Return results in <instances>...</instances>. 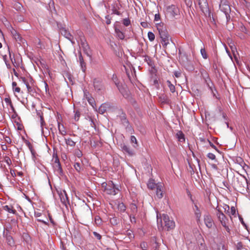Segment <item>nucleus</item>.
Segmentation results:
<instances>
[{"label":"nucleus","mask_w":250,"mask_h":250,"mask_svg":"<svg viewBox=\"0 0 250 250\" xmlns=\"http://www.w3.org/2000/svg\"><path fill=\"white\" fill-rule=\"evenodd\" d=\"M12 84L13 89H14L16 87H17V86H17V83H16V82H13L12 83Z\"/></svg>","instance_id":"nucleus-56"},{"label":"nucleus","mask_w":250,"mask_h":250,"mask_svg":"<svg viewBox=\"0 0 250 250\" xmlns=\"http://www.w3.org/2000/svg\"><path fill=\"white\" fill-rule=\"evenodd\" d=\"M118 209L120 211L123 212L125 211L126 207L123 203H121L118 205Z\"/></svg>","instance_id":"nucleus-31"},{"label":"nucleus","mask_w":250,"mask_h":250,"mask_svg":"<svg viewBox=\"0 0 250 250\" xmlns=\"http://www.w3.org/2000/svg\"><path fill=\"white\" fill-rule=\"evenodd\" d=\"M14 92L20 93L21 91V88L19 87H16L14 89H13Z\"/></svg>","instance_id":"nucleus-52"},{"label":"nucleus","mask_w":250,"mask_h":250,"mask_svg":"<svg viewBox=\"0 0 250 250\" xmlns=\"http://www.w3.org/2000/svg\"><path fill=\"white\" fill-rule=\"evenodd\" d=\"M148 39L150 41H153L155 39V35L152 32H148L147 34Z\"/></svg>","instance_id":"nucleus-37"},{"label":"nucleus","mask_w":250,"mask_h":250,"mask_svg":"<svg viewBox=\"0 0 250 250\" xmlns=\"http://www.w3.org/2000/svg\"><path fill=\"white\" fill-rule=\"evenodd\" d=\"M20 79L26 85L28 93L31 94L32 93L34 92L35 89L33 87L34 82L32 78H26L25 77H21Z\"/></svg>","instance_id":"nucleus-7"},{"label":"nucleus","mask_w":250,"mask_h":250,"mask_svg":"<svg viewBox=\"0 0 250 250\" xmlns=\"http://www.w3.org/2000/svg\"><path fill=\"white\" fill-rule=\"evenodd\" d=\"M219 8L221 11L225 13L227 20L230 19L229 14L231 11L229 2L227 0H220Z\"/></svg>","instance_id":"nucleus-5"},{"label":"nucleus","mask_w":250,"mask_h":250,"mask_svg":"<svg viewBox=\"0 0 250 250\" xmlns=\"http://www.w3.org/2000/svg\"><path fill=\"white\" fill-rule=\"evenodd\" d=\"M42 213L40 212H38V211H35V216L36 217H39L41 215Z\"/></svg>","instance_id":"nucleus-54"},{"label":"nucleus","mask_w":250,"mask_h":250,"mask_svg":"<svg viewBox=\"0 0 250 250\" xmlns=\"http://www.w3.org/2000/svg\"><path fill=\"white\" fill-rule=\"evenodd\" d=\"M240 220L241 221V223L245 227H246V225L245 224V223H244V221H243V219L241 217H240Z\"/></svg>","instance_id":"nucleus-57"},{"label":"nucleus","mask_w":250,"mask_h":250,"mask_svg":"<svg viewBox=\"0 0 250 250\" xmlns=\"http://www.w3.org/2000/svg\"><path fill=\"white\" fill-rule=\"evenodd\" d=\"M236 248L238 250H243V246L241 242H238L236 244Z\"/></svg>","instance_id":"nucleus-41"},{"label":"nucleus","mask_w":250,"mask_h":250,"mask_svg":"<svg viewBox=\"0 0 250 250\" xmlns=\"http://www.w3.org/2000/svg\"><path fill=\"white\" fill-rule=\"evenodd\" d=\"M107 108H108V104L104 103L101 104L98 109L99 113L104 114L106 111Z\"/></svg>","instance_id":"nucleus-21"},{"label":"nucleus","mask_w":250,"mask_h":250,"mask_svg":"<svg viewBox=\"0 0 250 250\" xmlns=\"http://www.w3.org/2000/svg\"><path fill=\"white\" fill-rule=\"evenodd\" d=\"M141 24L143 27H145V28L147 26V23L146 22H142L141 23Z\"/></svg>","instance_id":"nucleus-55"},{"label":"nucleus","mask_w":250,"mask_h":250,"mask_svg":"<svg viewBox=\"0 0 250 250\" xmlns=\"http://www.w3.org/2000/svg\"><path fill=\"white\" fill-rule=\"evenodd\" d=\"M5 162L9 166H10L12 164L11 161L9 157H6L5 159Z\"/></svg>","instance_id":"nucleus-49"},{"label":"nucleus","mask_w":250,"mask_h":250,"mask_svg":"<svg viewBox=\"0 0 250 250\" xmlns=\"http://www.w3.org/2000/svg\"><path fill=\"white\" fill-rule=\"evenodd\" d=\"M107 24H109L111 23L110 20L108 19L106 22Z\"/></svg>","instance_id":"nucleus-60"},{"label":"nucleus","mask_w":250,"mask_h":250,"mask_svg":"<svg viewBox=\"0 0 250 250\" xmlns=\"http://www.w3.org/2000/svg\"><path fill=\"white\" fill-rule=\"evenodd\" d=\"M93 234L94 235V236L97 238L98 239V240H101V238H102V236L99 234L98 233V232H96V231H94L93 232Z\"/></svg>","instance_id":"nucleus-45"},{"label":"nucleus","mask_w":250,"mask_h":250,"mask_svg":"<svg viewBox=\"0 0 250 250\" xmlns=\"http://www.w3.org/2000/svg\"><path fill=\"white\" fill-rule=\"evenodd\" d=\"M75 169L79 172L83 170V167L81 163L76 162L74 165Z\"/></svg>","instance_id":"nucleus-24"},{"label":"nucleus","mask_w":250,"mask_h":250,"mask_svg":"<svg viewBox=\"0 0 250 250\" xmlns=\"http://www.w3.org/2000/svg\"><path fill=\"white\" fill-rule=\"evenodd\" d=\"M130 141L131 143L134 144L133 145V146L135 148L138 146L137 141L136 137L134 136H131Z\"/></svg>","instance_id":"nucleus-32"},{"label":"nucleus","mask_w":250,"mask_h":250,"mask_svg":"<svg viewBox=\"0 0 250 250\" xmlns=\"http://www.w3.org/2000/svg\"><path fill=\"white\" fill-rule=\"evenodd\" d=\"M3 208L4 210L7 211L9 213H11L13 214H15L16 213V210L14 209L12 206H8L6 205L3 207Z\"/></svg>","instance_id":"nucleus-20"},{"label":"nucleus","mask_w":250,"mask_h":250,"mask_svg":"<svg viewBox=\"0 0 250 250\" xmlns=\"http://www.w3.org/2000/svg\"><path fill=\"white\" fill-rule=\"evenodd\" d=\"M130 208L132 215H135L137 212V206L134 204H131L130 206Z\"/></svg>","instance_id":"nucleus-27"},{"label":"nucleus","mask_w":250,"mask_h":250,"mask_svg":"<svg viewBox=\"0 0 250 250\" xmlns=\"http://www.w3.org/2000/svg\"><path fill=\"white\" fill-rule=\"evenodd\" d=\"M167 86L168 87H169V89H170V91L172 92V93H174L175 91V86L172 84L170 82V81L167 80Z\"/></svg>","instance_id":"nucleus-30"},{"label":"nucleus","mask_w":250,"mask_h":250,"mask_svg":"<svg viewBox=\"0 0 250 250\" xmlns=\"http://www.w3.org/2000/svg\"><path fill=\"white\" fill-rule=\"evenodd\" d=\"M204 220L206 226L208 228L210 229L214 225L213 221L209 214L207 213L204 215Z\"/></svg>","instance_id":"nucleus-12"},{"label":"nucleus","mask_w":250,"mask_h":250,"mask_svg":"<svg viewBox=\"0 0 250 250\" xmlns=\"http://www.w3.org/2000/svg\"><path fill=\"white\" fill-rule=\"evenodd\" d=\"M6 240L8 244L10 246H12L14 244V240L12 237L10 235H7L6 237Z\"/></svg>","instance_id":"nucleus-28"},{"label":"nucleus","mask_w":250,"mask_h":250,"mask_svg":"<svg viewBox=\"0 0 250 250\" xmlns=\"http://www.w3.org/2000/svg\"><path fill=\"white\" fill-rule=\"evenodd\" d=\"M64 35L65 36V37L68 39L69 40H71V35L70 34L69 32H67V31H66L65 30H64Z\"/></svg>","instance_id":"nucleus-43"},{"label":"nucleus","mask_w":250,"mask_h":250,"mask_svg":"<svg viewBox=\"0 0 250 250\" xmlns=\"http://www.w3.org/2000/svg\"><path fill=\"white\" fill-rule=\"evenodd\" d=\"M112 81L115 83V84L119 90L120 92L123 94L124 96H125V95L124 94V89L121 87L120 83L118 82V78L117 75L115 74H113L112 77Z\"/></svg>","instance_id":"nucleus-13"},{"label":"nucleus","mask_w":250,"mask_h":250,"mask_svg":"<svg viewBox=\"0 0 250 250\" xmlns=\"http://www.w3.org/2000/svg\"><path fill=\"white\" fill-rule=\"evenodd\" d=\"M146 244L145 242H143L141 244V247L142 248L143 250H147V247H146Z\"/></svg>","instance_id":"nucleus-47"},{"label":"nucleus","mask_w":250,"mask_h":250,"mask_svg":"<svg viewBox=\"0 0 250 250\" xmlns=\"http://www.w3.org/2000/svg\"><path fill=\"white\" fill-rule=\"evenodd\" d=\"M160 20V15L159 14V13H157V14H156L155 15V17H154V21H158Z\"/></svg>","instance_id":"nucleus-48"},{"label":"nucleus","mask_w":250,"mask_h":250,"mask_svg":"<svg viewBox=\"0 0 250 250\" xmlns=\"http://www.w3.org/2000/svg\"><path fill=\"white\" fill-rule=\"evenodd\" d=\"M156 195L157 197L161 199L163 197V185L162 184L160 183L159 185L156 186Z\"/></svg>","instance_id":"nucleus-15"},{"label":"nucleus","mask_w":250,"mask_h":250,"mask_svg":"<svg viewBox=\"0 0 250 250\" xmlns=\"http://www.w3.org/2000/svg\"><path fill=\"white\" fill-rule=\"evenodd\" d=\"M194 214L196 217V221L198 223L200 222V218L201 217V212L200 209L194 210Z\"/></svg>","instance_id":"nucleus-26"},{"label":"nucleus","mask_w":250,"mask_h":250,"mask_svg":"<svg viewBox=\"0 0 250 250\" xmlns=\"http://www.w3.org/2000/svg\"><path fill=\"white\" fill-rule=\"evenodd\" d=\"M115 33L117 36V37L121 40H123L125 38L124 34L120 30V29L115 28Z\"/></svg>","instance_id":"nucleus-25"},{"label":"nucleus","mask_w":250,"mask_h":250,"mask_svg":"<svg viewBox=\"0 0 250 250\" xmlns=\"http://www.w3.org/2000/svg\"><path fill=\"white\" fill-rule=\"evenodd\" d=\"M207 156L209 159H210L212 160H215L216 158L215 155L212 153H208Z\"/></svg>","instance_id":"nucleus-42"},{"label":"nucleus","mask_w":250,"mask_h":250,"mask_svg":"<svg viewBox=\"0 0 250 250\" xmlns=\"http://www.w3.org/2000/svg\"><path fill=\"white\" fill-rule=\"evenodd\" d=\"M65 142L67 146H69L71 147H74L76 145V142H75L71 138H65Z\"/></svg>","instance_id":"nucleus-23"},{"label":"nucleus","mask_w":250,"mask_h":250,"mask_svg":"<svg viewBox=\"0 0 250 250\" xmlns=\"http://www.w3.org/2000/svg\"><path fill=\"white\" fill-rule=\"evenodd\" d=\"M231 213L232 215H235L236 213V210L234 207L231 208Z\"/></svg>","instance_id":"nucleus-50"},{"label":"nucleus","mask_w":250,"mask_h":250,"mask_svg":"<svg viewBox=\"0 0 250 250\" xmlns=\"http://www.w3.org/2000/svg\"><path fill=\"white\" fill-rule=\"evenodd\" d=\"M79 61L83 71H84L86 68V63L84 62L83 58L81 52L79 53Z\"/></svg>","instance_id":"nucleus-17"},{"label":"nucleus","mask_w":250,"mask_h":250,"mask_svg":"<svg viewBox=\"0 0 250 250\" xmlns=\"http://www.w3.org/2000/svg\"><path fill=\"white\" fill-rule=\"evenodd\" d=\"M80 115H81L80 112L78 110L76 111L75 112L74 120L76 121H78L79 120Z\"/></svg>","instance_id":"nucleus-39"},{"label":"nucleus","mask_w":250,"mask_h":250,"mask_svg":"<svg viewBox=\"0 0 250 250\" xmlns=\"http://www.w3.org/2000/svg\"><path fill=\"white\" fill-rule=\"evenodd\" d=\"M53 167L55 172L57 174V175L62 176L63 174V170L57 153H54L53 154Z\"/></svg>","instance_id":"nucleus-4"},{"label":"nucleus","mask_w":250,"mask_h":250,"mask_svg":"<svg viewBox=\"0 0 250 250\" xmlns=\"http://www.w3.org/2000/svg\"><path fill=\"white\" fill-rule=\"evenodd\" d=\"M58 126L59 133L63 136L65 135L66 134V131L63 125L61 124L60 123H58Z\"/></svg>","instance_id":"nucleus-22"},{"label":"nucleus","mask_w":250,"mask_h":250,"mask_svg":"<svg viewBox=\"0 0 250 250\" xmlns=\"http://www.w3.org/2000/svg\"><path fill=\"white\" fill-rule=\"evenodd\" d=\"M145 61L147 62L150 61V58L148 56H145Z\"/></svg>","instance_id":"nucleus-58"},{"label":"nucleus","mask_w":250,"mask_h":250,"mask_svg":"<svg viewBox=\"0 0 250 250\" xmlns=\"http://www.w3.org/2000/svg\"><path fill=\"white\" fill-rule=\"evenodd\" d=\"M93 85L95 90L97 91H100L103 88L102 82L96 79H95L93 81Z\"/></svg>","instance_id":"nucleus-14"},{"label":"nucleus","mask_w":250,"mask_h":250,"mask_svg":"<svg viewBox=\"0 0 250 250\" xmlns=\"http://www.w3.org/2000/svg\"><path fill=\"white\" fill-rule=\"evenodd\" d=\"M135 215H132V214H130L129 215L130 220V222L132 223H136V219H135Z\"/></svg>","instance_id":"nucleus-46"},{"label":"nucleus","mask_w":250,"mask_h":250,"mask_svg":"<svg viewBox=\"0 0 250 250\" xmlns=\"http://www.w3.org/2000/svg\"><path fill=\"white\" fill-rule=\"evenodd\" d=\"M4 101L6 103H7L8 104H9L10 105L11 108L13 110H14V107L13 106V105L12 103L11 100L10 98H5L4 99Z\"/></svg>","instance_id":"nucleus-36"},{"label":"nucleus","mask_w":250,"mask_h":250,"mask_svg":"<svg viewBox=\"0 0 250 250\" xmlns=\"http://www.w3.org/2000/svg\"><path fill=\"white\" fill-rule=\"evenodd\" d=\"M59 195L62 204L67 208V205H69V201L65 190L61 191Z\"/></svg>","instance_id":"nucleus-11"},{"label":"nucleus","mask_w":250,"mask_h":250,"mask_svg":"<svg viewBox=\"0 0 250 250\" xmlns=\"http://www.w3.org/2000/svg\"><path fill=\"white\" fill-rule=\"evenodd\" d=\"M38 221H39L40 222H42V223H43L45 224H46V222L43 221V220H41V219H38Z\"/></svg>","instance_id":"nucleus-62"},{"label":"nucleus","mask_w":250,"mask_h":250,"mask_svg":"<svg viewBox=\"0 0 250 250\" xmlns=\"http://www.w3.org/2000/svg\"><path fill=\"white\" fill-rule=\"evenodd\" d=\"M193 209H194V210L199 209V208H198V206H197L196 204L194 205V208H193Z\"/></svg>","instance_id":"nucleus-59"},{"label":"nucleus","mask_w":250,"mask_h":250,"mask_svg":"<svg viewBox=\"0 0 250 250\" xmlns=\"http://www.w3.org/2000/svg\"><path fill=\"white\" fill-rule=\"evenodd\" d=\"M12 34L17 41H21L22 38L20 35L16 31H14L12 32Z\"/></svg>","instance_id":"nucleus-29"},{"label":"nucleus","mask_w":250,"mask_h":250,"mask_svg":"<svg viewBox=\"0 0 250 250\" xmlns=\"http://www.w3.org/2000/svg\"><path fill=\"white\" fill-rule=\"evenodd\" d=\"M177 135L179 141H182V140H185L184 135L182 132H180L179 134H177Z\"/></svg>","instance_id":"nucleus-44"},{"label":"nucleus","mask_w":250,"mask_h":250,"mask_svg":"<svg viewBox=\"0 0 250 250\" xmlns=\"http://www.w3.org/2000/svg\"><path fill=\"white\" fill-rule=\"evenodd\" d=\"M95 222L97 226H100L102 224V220L101 217L99 216H96L95 217Z\"/></svg>","instance_id":"nucleus-34"},{"label":"nucleus","mask_w":250,"mask_h":250,"mask_svg":"<svg viewBox=\"0 0 250 250\" xmlns=\"http://www.w3.org/2000/svg\"><path fill=\"white\" fill-rule=\"evenodd\" d=\"M9 141L10 142H11V140H10V138L7 137V139H6V141L8 142Z\"/></svg>","instance_id":"nucleus-63"},{"label":"nucleus","mask_w":250,"mask_h":250,"mask_svg":"<svg viewBox=\"0 0 250 250\" xmlns=\"http://www.w3.org/2000/svg\"><path fill=\"white\" fill-rule=\"evenodd\" d=\"M207 141L209 143L210 146L212 148H214L216 150H217L216 147L209 140H207Z\"/></svg>","instance_id":"nucleus-51"},{"label":"nucleus","mask_w":250,"mask_h":250,"mask_svg":"<svg viewBox=\"0 0 250 250\" xmlns=\"http://www.w3.org/2000/svg\"><path fill=\"white\" fill-rule=\"evenodd\" d=\"M162 220L165 225L164 228L167 230L173 229L175 227L174 222L172 220H170L169 216L167 214H163L162 219H161V226H162Z\"/></svg>","instance_id":"nucleus-6"},{"label":"nucleus","mask_w":250,"mask_h":250,"mask_svg":"<svg viewBox=\"0 0 250 250\" xmlns=\"http://www.w3.org/2000/svg\"><path fill=\"white\" fill-rule=\"evenodd\" d=\"M10 173H11V175L13 177H15L16 176V173H15V171L14 170L10 169Z\"/></svg>","instance_id":"nucleus-53"},{"label":"nucleus","mask_w":250,"mask_h":250,"mask_svg":"<svg viewBox=\"0 0 250 250\" xmlns=\"http://www.w3.org/2000/svg\"><path fill=\"white\" fill-rule=\"evenodd\" d=\"M156 27L161 39L162 45L166 47L169 44L170 40L166 26L164 23L160 22L156 23Z\"/></svg>","instance_id":"nucleus-1"},{"label":"nucleus","mask_w":250,"mask_h":250,"mask_svg":"<svg viewBox=\"0 0 250 250\" xmlns=\"http://www.w3.org/2000/svg\"><path fill=\"white\" fill-rule=\"evenodd\" d=\"M122 148L124 153H126L130 156H132L134 154L133 151L128 146L125 145H123L122 146Z\"/></svg>","instance_id":"nucleus-16"},{"label":"nucleus","mask_w":250,"mask_h":250,"mask_svg":"<svg viewBox=\"0 0 250 250\" xmlns=\"http://www.w3.org/2000/svg\"><path fill=\"white\" fill-rule=\"evenodd\" d=\"M159 184H155L154 180L153 179H150L147 183V187L150 189H154L156 188V186Z\"/></svg>","instance_id":"nucleus-19"},{"label":"nucleus","mask_w":250,"mask_h":250,"mask_svg":"<svg viewBox=\"0 0 250 250\" xmlns=\"http://www.w3.org/2000/svg\"><path fill=\"white\" fill-rule=\"evenodd\" d=\"M80 45L83 48L84 53L89 57H91V53L90 47L84 38L81 39Z\"/></svg>","instance_id":"nucleus-10"},{"label":"nucleus","mask_w":250,"mask_h":250,"mask_svg":"<svg viewBox=\"0 0 250 250\" xmlns=\"http://www.w3.org/2000/svg\"><path fill=\"white\" fill-rule=\"evenodd\" d=\"M37 115L39 116V117L40 119V124H41V127L42 128V131H43V126L45 125V123L44 121L43 117V114L42 112H41L40 111L37 112Z\"/></svg>","instance_id":"nucleus-18"},{"label":"nucleus","mask_w":250,"mask_h":250,"mask_svg":"<svg viewBox=\"0 0 250 250\" xmlns=\"http://www.w3.org/2000/svg\"><path fill=\"white\" fill-rule=\"evenodd\" d=\"M199 7L203 13L205 14L209 13V7L207 0H196Z\"/></svg>","instance_id":"nucleus-9"},{"label":"nucleus","mask_w":250,"mask_h":250,"mask_svg":"<svg viewBox=\"0 0 250 250\" xmlns=\"http://www.w3.org/2000/svg\"><path fill=\"white\" fill-rule=\"evenodd\" d=\"M123 23L125 26H128L130 24V20L128 18L124 19L123 20Z\"/></svg>","instance_id":"nucleus-38"},{"label":"nucleus","mask_w":250,"mask_h":250,"mask_svg":"<svg viewBox=\"0 0 250 250\" xmlns=\"http://www.w3.org/2000/svg\"><path fill=\"white\" fill-rule=\"evenodd\" d=\"M118 222L119 220L115 216H114L110 219V223L113 226L117 225L118 224Z\"/></svg>","instance_id":"nucleus-33"},{"label":"nucleus","mask_w":250,"mask_h":250,"mask_svg":"<svg viewBox=\"0 0 250 250\" xmlns=\"http://www.w3.org/2000/svg\"><path fill=\"white\" fill-rule=\"evenodd\" d=\"M200 52H201V55L202 56V57L204 59H208V55L206 52V51L205 49V48H202L200 50Z\"/></svg>","instance_id":"nucleus-35"},{"label":"nucleus","mask_w":250,"mask_h":250,"mask_svg":"<svg viewBox=\"0 0 250 250\" xmlns=\"http://www.w3.org/2000/svg\"><path fill=\"white\" fill-rule=\"evenodd\" d=\"M103 187H104V191L107 194L115 195L117 193L119 189L115 188V186L112 181H109L108 183H103Z\"/></svg>","instance_id":"nucleus-3"},{"label":"nucleus","mask_w":250,"mask_h":250,"mask_svg":"<svg viewBox=\"0 0 250 250\" xmlns=\"http://www.w3.org/2000/svg\"><path fill=\"white\" fill-rule=\"evenodd\" d=\"M147 63L149 65L151 66L152 65V62L151 60L150 59V61H149L148 62H147Z\"/></svg>","instance_id":"nucleus-61"},{"label":"nucleus","mask_w":250,"mask_h":250,"mask_svg":"<svg viewBox=\"0 0 250 250\" xmlns=\"http://www.w3.org/2000/svg\"><path fill=\"white\" fill-rule=\"evenodd\" d=\"M166 13L170 17L174 18L179 14V10L175 5H171L167 7Z\"/></svg>","instance_id":"nucleus-8"},{"label":"nucleus","mask_w":250,"mask_h":250,"mask_svg":"<svg viewBox=\"0 0 250 250\" xmlns=\"http://www.w3.org/2000/svg\"><path fill=\"white\" fill-rule=\"evenodd\" d=\"M216 216L221 223L222 225L225 228L227 231L230 233V229L229 228L228 224L229 223V220L224 215V213L217 208H216Z\"/></svg>","instance_id":"nucleus-2"},{"label":"nucleus","mask_w":250,"mask_h":250,"mask_svg":"<svg viewBox=\"0 0 250 250\" xmlns=\"http://www.w3.org/2000/svg\"><path fill=\"white\" fill-rule=\"evenodd\" d=\"M75 154L78 158H81L83 156L82 151L78 149L75 150Z\"/></svg>","instance_id":"nucleus-40"},{"label":"nucleus","mask_w":250,"mask_h":250,"mask_svg":"<svg viewBox=\"0 0 250 250\" xmlns=\"http://www.w3.org/2000/svg\"><path fill=\"white\" fill-rule=\"evenodd\" d=\"M14 75L17 76V77H18V74L17 73V72H16L15 71V70H14Z\"/></svg>","instance_id":"nucleus-64"}]
</instances>
